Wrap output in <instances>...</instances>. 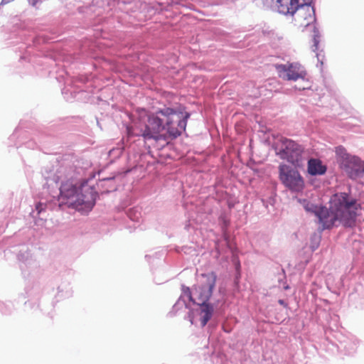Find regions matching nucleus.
<instances>
[{"label":"nucleus","mask_w":364,"mask_h":364,"mask_svg":"<svg viewBox=\"0 0 364 364\" xmlns=\"http://www.w3.org/2000/svg\"><path fill=\"white\" fill-rule=\"evenodd\" d=\"M202 277L205 278V284H203L196 291L198 300L200 304H207L213 294L215 286L217 276L214 272L203 274Z\"/></svg>","instance_id":"1a4fd4ad"},{"label":"nucleus","mask_w":364,"mask_h":364,"mask_svg":"<svg viewBox=\"0 0 364 364\" xmlns=\"http://www.w3.org/2000/svg\"><path fill=\"white\" fill-rule=\"evenodd\" d=\"M336 153L338 161L351 178L357 177L364 172L363 164L360 159L348 154L343 147H337Z\"/></svg>","instance_id":"39448f33"},{"label":"nucleus","mask_w":364,"mask_h":364,"mask_svg":"<svg viewBox=\"0 0 364 364\" xmlns=\"http://www.w3.org/2000/svg\"><path fill=\"white\" fill-rule=\"evenodd\" d=\"M198 305L201 306L200 315H201V325L205 326L208 321L210 319L213 312V307L209 304H200Z\"/></svg>","instance_id":"ddd939ff"},{"label":"nucleus","mask_w":364,"mask_h":364,"mask_svg":"<svg viewBox=\"0 0 364 364\" xmlns=\"http://www.w3.org/2000/svg\"><path fill=\"white\" fill-rule=\"evenodd\" d=\"M279 304L284 306V307H287V304L282 299L279 300Z\"/></svg>","instance_id":"f3484780"},{"label":"nucleus","mask_w":364,"mask_h":364,"mask_svg":"<svg viewBox=\"0 0 364 364\" xmlns=\"http://www.w3.org/2000/svg\"><path fill=\"white\" fill-rule=\"evenodd\" d=\"M46 205L44 203H38L36 205V210L38 212V214H40L42 211L45 210Z\"/></svg>","instance_id":"dca6fc26"},{"label":"nucleus","mask_w":364,"mask_h":364,"mask_svg":"<svg viewBox=\"0 0 364 364\" xmlns=\"http://www.w3.org/2000/svg\"><path fill=\"white\" fill-rule=\"evenodd\" d=\"M187 292H188V295L190 301H193L192 295H191V293L190 289L188 288L187 289Z\"/></svg>","instance_id":"a211bd4d"},{"label":"nucleus","mask_w":364,"mask_h":364,"mask_svg":"<svg viewBox=\"0 0 364 364\" xmlns=\"http://www.w3.org/2000/svg\"><path fill=\"white\" fill-rule=\"evenodd\" d=\"M14 0H2L1 1V4H9L11 1H13Z\"/></svg>","instance_id":"6ab92c4d"},{"label":"nucleus","mask_w":364,"mask_h":364,"mask_svg":"<svg viewBox=\"0 0 364 364\" xmlns=\"http://www.w3.org/2000/svg\"><path fill=\"white\" fill-rule=\"evenodd\" d=\"M276 70L279 77L289 81H296L301 80L302 85L296 86L299 90L309 89L311 83L308 79L307 72L299 63H287L286 64H279L276 65Z\"/></svg>","instance_id":"20e7f679"},{"label":"nucleus","mask_w":364,"mask_h":364,"mask_svg":"<svg viewBox=\"0 0 364 364\" xmlns=\"http://www.w3.org/2000/svg\"><path fill=\"white\" fill-rule=\"evenodd\" d=\"M189 114L165 107L147 115L146 123L136 122L127 127L129 136H142L144 140L164 141L175 139L186 129Z\"/></svg>","instance_id":"f257e3e1"},{"label":"nucleus","mask_w":364,"mask_h":364,"mask_svg":"<svg viewBox=\"0 0 364 364\" xmlns=\"http://www.w3.org/2000/svg\"><path fill=\"white\" fill-rule=\"evenodd\" d=\"M302 204H303L304 209L307 212L313 213L316 215V216H317L318 212L320 211V208H321V207H318V206L315 205L314 204L310 203L309 201H308L306 200H304L302 202Z\"/></svg>","instance_id":"4468645a"},{"label":"nucleus","mask_w":364,"mask_h":364,"mask_svg":"<svg viewBox=\"0 0 364 364\" xmlns=\"http://www.w3.org/2000/svg\"><path fill=\"white\" fill-rule=\"evenodd\" d=\"M80 196L74 202V208L82 213L90 211L95 204L97 193L87 182L80 186Z\"/></svg>","instance_id":"6e6552de"},{"label":"nucleus","mask_w":364,"mask_h":364,"mask_svg":"<svg viewBox=\"0 0 364 364\" xmlns=\"http://www.w3.org/2000/svg\"><path fill=\"white\" fill-rule=\"evenodd\" d=\"M113 183L112 178H106L102 181V186H107L112 188V190H116V186L114 185H112Z\"/></svg>","instance_id":"2eb2a0df"},{"label":"nucleus","mask_w":364,"mask_h":364,"mask_svg":"<svg viewBox=\"0 0 364 364\" xmlns=\"http://www.w3.org/2000/svg\"><path fill=\"white\" fill-rule=\"evenodd\" d=\"M326 171V167L319 159H311L308 161V173L311 176L322 175Z\"/></svg>","instance_id":"f8f14e48"},{"label":"nucleus","mask_w":364,"mask_h":364,"mask_svg":"<svg viewBox=\"0 0 364 364\" xmlns=\"http://www.w3.org/2000/svg\"><path fill=\"white\" fill-rule=\"evenodd\" d=\"M281 142L282 148L279 152L281 158L286 159L295 168L301 167L304 162L302 156L304 149L301 146L288 139H283Z\"/></svg>","instance_id":"423d86ee"},{"label":"nucleus","mask_w":364,"mask_h":364,"mask_svg":"<svg viewBox=\"0 0 364 364\" xmlns=\"http://www.w3.org/2000/svg\"><path fill=\"white\" fill-rule=\"evenodd\" d=\"M358 206L356 200L348 194L336 193L331 198L329 209L321 208L316 217L323 229L331 228L337 222L345 227H353Z\"/></svg>","instance_id":"f03ea898"},{"label":"nucleus","mask_w":364,"mask_h":364,"mask_svg":"<svg viewBox=\"0 0 364 364\" xmlns=\"http://www.w3.org/2000/svg\"><path fill=\"white\" fill-rule=\"evenodd\" d=\"M311 4L305 3L302 6H299L292 15L294 25L297 29L304 31L305 28H309L313 31V51L315 52L318 50L319 33L315 26V12Z\"/></svg>","instance_id":"7ed1b4c3"},{"label":"nucleus","mask_w":364,"mask_h":364,"mask_svg":"<svg viewBox=\"0 0 364 364\" xmlns=\"http://www.w3.org/2000/svg\"><path fill=\"white\" fill-rule=\"evenodd\" d=\"M80 186L76 187L70 183H63L60 187V198L62 202L68 204L74 208V202L80 196Z\"/></svg>","instance_id":"9b49d317"},{"label":"nucleus","mask_w":364,"mask_h":364,"mask_svg":"<svg viewBox=\"0 0 364 364\" xmlns=\"http://www.w3.org/2000/svg\"><path fill=\"white\" fill-rule=\"evenodd\" d=\"M277 11L282 14H294L296 10L305 3H312L313 0H273Z\"/></svg>","instance_id":"9d476101"},{"label":"nucleus","mask_w":364,"mask_h":364,"mask_svg":"<svg viewBox=\"0 0 364 364\" xmlns=\"http://www.w3.org/2000/svg\"><path fill=\"white\" fill-rule=\"evenodd\" d=\"M279 179L289 190L300 192L304 188V181L299 172L286 164L279 166Z\"/></svg>","instance_id":"0eeeda50"}]
</instances>
